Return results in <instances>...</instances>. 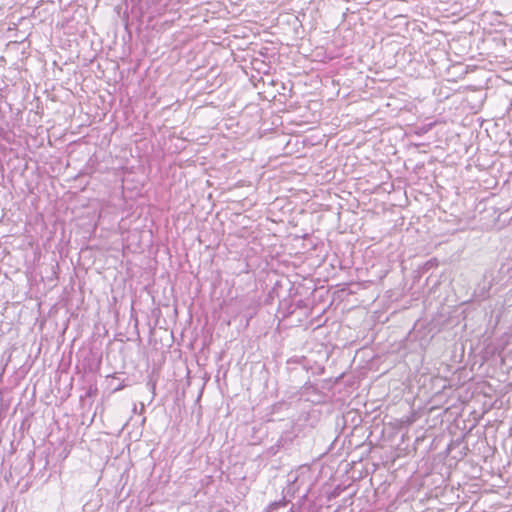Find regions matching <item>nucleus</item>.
<instances>
[{
  "label": "nucleus",
  "mask_w": 512,
  "mask_h": 512,
  "mask_svg": "<svg viewBox=\"0 0 512 512\" xmlns=\"http://www.w3.org/2000/svg\"><path fill=\"white\" fill-rule=\"evenodd\" d=\"M116 375L117 374L107 376V378L110 379L109 388L112 392L120 391L127 386V383H125L124 380H119Z\"/></svg>",
  "instance_id": "nucleus-1"
},
{
  "label": "nucleus",
  "mask_w": 512,
  "mask_h": 512,
  "mask_svg": "<svg viewBox=\"0 0 512 512\" xmlns=\"http://www.w3.org/2000/svg\"><path fill=\"white\" fill-rule=\"evenodd\" d=\"M98 392V389H97V385H96V380L95 379H92L89 383V386L85 392L84 395L81 396V398H84V397H93L97 394Z\"/></svg>",
  "instance_id": "nucleus-2"
}]
</instances>
